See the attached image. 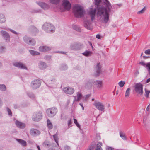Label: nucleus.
Here are the masks:
<instances>
[{
	"label": "nucleus",
	"mask_w": 150,
	"mask_h": 150,
	"mask_svg": "<svg viewBox=\"0 0 150 150\" xmlns=\"http://www.w3.org/2000/svg\"><path fill=\"white\" fill-rule=\"evenodd\" d=\"M95 87L98 90H101L103 87L102 81L100 80H97L94 81Z\"/></svg>",
	"instance_id": "obj_14"
},
{
	"label": "nucleus",
	"mask_w": 150,
	"mask_h": 150,
	"mask_svg": "<svg viewBox=\"0 0 150 150\" xmlns=\"http://www.w3.org/2000/svg\"><path fill=\"white\" fill-rule=\"evenodd\" d=\"M87 150H94V144L91 143Z\"/></svg>",
	"instance_id": "obj_42"
},
{
	"label": "nucleus",
	"mask_w": 150,
	"mask_h": 150,
	"mask_svg": "<svg viewBox=\"0 0 150 150\" xmlns=\"http://www.w3.org/2000/svg\"><path fill=\"white\" fill-rule=\"evenodd\" d=\"M68 68V67L65 64H62L61 67V69L62 70H66Z\"/></svg>",
	"instance_id": "obj_38"
},
{
	"label": "nucleus",
	"mask_w": 150,
	"mask_h": 150,
	"mask_svg": "<svg viewBox=\"0 0 150 150\" xmlns=\"http://www.w3.org/2000/svg\"><path fill=\"white\" fill-rule=\"evenodd\" d=\"M139 64H141L144 67H146V64L143 61H142L139 62Z\"/></svg>",
	"instance_id": "obj_48"
},
{
	"label": "nucleus",
	"mask_w": 150,
	"mask_h": 150,
	"mask_svg": "<svg viewBox=\"0 0 150 150\" xmlns=\"http://www.w3.org/2000/svg\"><path fill=\"white\" fill-rule=\"evenodd\" d=\"M74 123L76 124L77 127L79 128L80 129L81 127L80 125L77 122V121L76 119H74Z\"/></svg>",
	"instance_id": "obj_40"
},
{
	"label": "nucleus",
	"mask_w": 150,
	"mask_h": 150,
	"mask_svg": "<svg viewBox=\"0 0 150 150\" xmlns=\"http://www.w3.org/2000/svg\"><path fill=\"white\" fill-rule=\"evenodd\" d=\"M101 0H95L94 2H95V5L97 6H98L100 4Z\"/></svg>",
	"instance_id": "obj_45"
},
{
	"label": "nucleus",
	"mask_w": 150,
	"mask_h": 150,
	"mask_svg": "<svg viewBox=\"0 0 150 150\" xmlns=\"http://www.w3.org/2000/svg\"><path fill=\"white\" fill-rule=\"evenodd\" d=\"M57 53H60L62 54H66V52L62 51H58L57 52Z\"/></svg>",
	"instance_id": "obj_59"
},
{
	"label": "nucleus",
	"mask_w": 150,
	"mask_h": 150,
	"mask_svg": "<svg viewBox=\"0 0 150 150\" xmlns=\"http://www.w3.org/2000/svg\"><path fill=\"white\" fill-rule=\"evenodd\" d=\"M114 148L112 147L107 146L106 148V150H113Z\"/></svg>",
	"instance_id": "obj_54"
},
{
	"label": "nucleus",
	"mask_w": 150,
	"mask_h": 150,
	"mask_svg": "<svg viewBox=\"0 0 150 150\" xmlns=\"http://www.w3.org/2000/svg\"><path fill=\"white\" fill-rule=\"evenodd\" d=\"M82 46V44L80 43H75L71 44L70 46L71 49L77 50L80 49Z\"/></svg>",
	"instance_id": "obj_11"
},
{
	"label": "nucleus",
	"mask_w": 150,
	"mask_h": 150,
	"mask_svg": "<svg viewBox=\"0 0 150 150\" xmlns=\"http://www.w3.org/2000/svg\"><path fill=\"white\" fill-rule=\"evenodd\" d=\"M144 53L146 55H150V49L146 50L145 51Z\"/></svg>",
	"instance_id": "obj_52"
},
{
	"label": "nucleus",
	"mask_w": 150,
	"mask_h": 150,
	"mask_svg": "<svg viewBox=\"0 0 150 150\" xmlns=\"http://www.w3.org/2000/svg\"><path fill=\"white\" fill-rule=\"evenodd\" d=\"M57 112V108L55 107H52L48 109L47 110V113L48 116L50 117L54 116Z\"/></svg>",
	"instance_id": "obj_6"
},
{
	"label": "nucleus",
	"mask_w": 150,
	"mask_h": 150,
	"mask_svg": "<svg viewBox=\"0 0 150 150\" xmlns=\"http://www.w3.org/2000/svg\"><path fill=\"white\" fill-rule=\"evenodd\" d=\"M42 117V114L40 112L35 113L33 116V120L35 121H38L41 120Z\"/></svg>",
	"instance_id": "obj_12"
},
{
	"label": "nucleus",
	"mask_w": 150,
	"mask_h": 150,
	"mask_svg": "<svg viewBox=\"0 0 150 150\" xmlns=\"http://www.w3.org/2000/svg\"><path fill=\"white\" fill-rule=\"evenodd\" d=\"M102 145V143L101 142H99L96 145L95 150H103L101 146Z\"/></svg>",
	"instance_id": "obj_26"
},
{
	"label": "nucleus",
	"mask_w": 150,
	"mask_h": 150,
	"mask_svg": "<svg viewBox=\"0 0 150 150\" xmlns=\"http://www.w3.org/2000/svg\"><path fill=\"white\" fill-rule=\"evenodd\" d=\"M134 91L138 95H142L143 93V86L140 83H136L134 86Z\"/></svg>",
	"instance_id": "obj_4"
},
{
	"label": "nucleus",
	"mask_w": 150,
	"mask_h": 150,
	"mask_svg": "<svg viewBox=\"0 0 150 150\" xmlns=\"http://www.w3.org/2000/svg\"><path fill=\"white\" fill-rule=\"evenodd\" d=\"M63 90L65 93L70 95L72 94L74 91L73 88L69 87L63 88Z\"/></svg>",
	"instance_id": "obj_13"
},
{
	"label": "nucleus",
	"mask_w": 150,
	"mask_h": 150,
	"mask_svg": "<svg viewBox=\"0 0 150 150\" xmlns=\"http://www.w3.org/2000/svg\"><path fill=\"white\" fill-rule=\"evenodd\" d=\"M23 40L25 42L31 45H34L35 44L36 42L35 40L31 38L25 36L23 37Z\"/></svg>",
	"instance_id": "obj_10"
},
{
	"label": "nucleus",
	"mask_w": 150,
	"mask_h": 150,
	"mask_svg": "<svg viewBox=\"0 0 150 150\" xmlns=\"http://www.w3.org/2000/svg\"><path fill=\"white\" fill-rule=\"evenodd\" d=\"M17 141L23 146H25L27 145L26 142L25 141L19 139H16Z\"/></svg>",
	"instance_id": "obj_25"
},
{
	"label": "nucleus",
	"mask_w": 150,
	"mask_h": 150,
	"mask_svg": "<svg viewBox=\"0 0 150 150\" xmlns=\"http://www.w3.org/2000/svg\"><path fill=\"white\" fill-rule=\"evenodd\" d=\"M0 90L2 91H5L6 90V87L4 85H0Z\"/></svg>",
	"instance_id": "obj_37"
},
{
	"label": "nucleus",
	"mask_w": 150,
	"mask_h": 150,
	"mask_svg": "<svg viewBox=\"0 0 150 150\" xmlns=\"http://www.w3.org/2000/svg\"><path fill=\"white\" fill-rule=\"evenodd\" d=\"M73 12L75 17H81L83 15L85 11L82 6L76 4L73 7Z\"/></svg>",
	"instance_id": "obj_2"
},
{
	"label": "nucleus",
	"mask_w": 150,
	"mask_h": 150,
	"mask_svg": "<svg viewBox=\"0 0 150 150\" xmlns=\"http://www.w3.org/2000/svg\"><path fill=\"white\" fill-rule=\"evenodd\" d=\"M149 82H150V78H149L147 80L146 83H148Z\"/></svg>",
	"instance_id": "obj_63"
},
{
	"label": "nucleus",
	"mask_w": 150,
	"mask_h": 150,
	"mask_svg": "<svg viewBox=\"0 0 150 150\" xmlns=\"http://www.w3.org/2000/svg\"><path fill=\"white\" fill-rule=\"evenodd\" d=\"M125 83V81H120V82H119L118 83V85L120 87H122L124 86Z\"/></svg>",
	"instance_id": "obj_39"
},
{
	"label": "nucleus",
	"mask_w": 150,
	"mask_h": 150,
	"mask_svg": "<svg viewBox=\"0 0 150 150\" xmlns=\"http://www.w3.org/2000/svg\"><path fill=\"white\" fill-rule=\"evenodd\" d=\"M145 7H144L143 8L142 10H141L138 11L137 13V14H141L143 13L144 12V11H145Z\"/></svg>",
	"instance_id": "obj_43"
},
{
	"label": "nucleus",
	"mask_w": 150,
	"mask_h": 150,
	"mask_svg": "<svg viewBox=\"0 0 150 150\" xmlns=\"http://www.w3.org/2000/svg\"><path fill=\"white\" fill-rule=\"evenodd\" d=\"M131 91V89L129 88H128L126 90L125 94V96L126 98L129 97L130 94V92Z\"/></svg>",
	"instance_id": "obj_29"
},
{
	"label": "nucleus",
	"mask_w": 150,
	"mask_h": 150,
	"mask_svg": "<svg viewBox=\"0 0 150 150\" xmlns=\"http://www.w3.org/2000/svg\"><path fill=\"white\" fill-rule=\"evenodd\" d=\"M38 4L44 10L47 9L49 8V6L48 5L44 3L40 2L38 3Z\"/></svg>",
	"instance_id": "obj_20"
},
{
	"label": "nucleus",
	"mask_w": 150,
	"mask_h": 150,
	"mask_svg": "<svg viewBox=\"0 0 150 150\" xmlns=\"http://www.w3.org/2000/svg\"><path fill=\"white\" fill-rule=\"evenodd\" d=\"M149 109H150V104L148 106L146 109V111H149Z\"/></svg>",
	"instance_id": "obj_57"
},
{
	"label": "nucleus",
	"mask_w": 150,
	"mask_h": 150,
	"mask_svg": "<svg viewBox=\"0 0 150 150\" xmlns=\"http://www.w3.org/2000/svg\"><path fill=\"white\" fill-rule=\"evenodd\" d=\"M45 58L46 59H49L51 58V57L49 56H45Z\"/></svg>",
	"instance_id": "obj_60"
},
{
	"label": "nucleus",
	"mask_w": 150,
	"mask_h": 150,
	"mask_svg": "<svg viewBox=\"0 0 150 150\" xmlns=\"http://www.w3.org/2000/svg\"><path fill=\"white\" fill-rule=\"evenodd\" d=\"M10 30L11 32L13 33L16 34V35L17 34V33L15 31L13 30H12V29H10Z\"/></svg>",
	"instance_id": "obj_56"
},
{
	"label": "nucleus",
	"mask_w": 150,
	"mask_h": 150,
	"mask_svg": "<svg viewBox=\"0 0 150 150\" xmlns=\"http://www.w3.org/2000/svg\"><path fill=\"white\" fill-rule=\"evenodd\" d=\"M67 118L66 115L64 113L62 112L61 115L60 119L62 120H66Z\"/></svg>",
	"instance_id": "obj_35"
},
{
	"label": "nucleus",
	"mask_w": 150,
	"mask_h": 150,
	"mask_svg": "<svg viewBox=\"0 0 150 150\" xmlns=\"http://www.w3.org/2000/svg\"><path fill=\"white\" fill-rule=\"evenodd\" d=\"M62 6L64 9L69 10L71 7V4L68 0H63L62 3Z\"/></svg>",
	"instance_id": "obj_9"
},
{
	"label": "nucleus",
	"mask_w": 150,
	"mask_h": 150,
	"mask_svg": "<svg viewBox=\"0 0 150 150\" xmlns=\"http://www.w3.org/2000/svg\"><path fill=\"white\" fill-rule=\"evenodd\" d=\"M96 37L98 39H100L101 38V36L100 35L98 34L96 35Z\"/></svg>",
	"instance_id": "obj_58"
},
{
	"label": "nucleus",
	"mask_w": 150,
	"mask_h": 150,
	"mask_svg": "<svg viewBox=\"0 0 150 150\" xmlns=\"http://www.w3.org/2000/svg\"><path fill=\"white\" fill-rule=\"evenodd\" d=\"M60 0H50V2L52 4H57L59 3Z\"/></svg>",
	"instance_id": "obj_36"
},
{
	"label": "nucleus",
	"mask_w": 150,
	"mask_h": 150,
	"mask_svg": "<svg viewBox=\"0 0 150 150\" xmlns=\"http://www.w3.org/2000/svg\"><path fill=\"white\" fill-rule=\"evenodd\" d=\"M94 106L97 109L102 112L96 117V119H97V117L99 116L102 112H104L105 108L104 105L102 103L97 101H94Z\"/></svg>",
	"instance_id": "obj_5"
},
{
	"label": "nucleus",
	"mask_w": 150,
	"mask_h": 150,
	"mask_svg": "<svg viewBox=\"0 0 150 150\" xmlns=\"http://www.w3.org/2000/svg\"><path fill=\"white\" fill-rule=\"evenodd\" d=\"M50 47L47 46H41L39 47V50L42 52H47L50 50Z\"/></svg>",
	"instance_id": "obj_18"
},
{
	"label": "nucleus",
	"mask_w": 150,
	"mask_h": 150,
	"mask_svg": "<svg viewBox=\"0 0 150 150\" xmlns=\"http://www.w3.org/2000/svg\"><path fill=\"white\" fill-rule=\"evenodd\" d=\"M102 67V64L100 62H98L97 63L95 67V73L94 74V76H95V77H98L99 76L101 73V68Z\"/></svg>",
	"instance_id": "obj_7"
},
{
	"label": "nucleus",
	"mask_w": 150,
	"mask_h": 150,
	"mask_svg": "<svg viewBox=\"0 0 150 150\" xmlns=\"http://www.w3.org/2000/svg\"><path fill=\"white\" fill-rule=\"evenodd\" d=\"M47 127L49 129H51L52 128V124L49 119L47 120Z\"/></svg>",
	"instance_id": "obj_30"
},
{
	"label": "nucleus",
	"mask_w": 150,
	"mask_h": 150,
	"mask_svg": "<svg viewBox=\"0 0 150 150\" xmlns=\"http://www.w3.org/2000/svg\"><path fill=\"white\" fill-rule=\"evenodd\" d=\"M83 55L86 57L91 56L92 54V52L89 50H86L84 52L82 53Z\"/></svg>",
	"instance_id": "obj_24"
},
{
	"label": "nucleus",
	"mask_w": 150,
	"mask_h": 150,
	"mask_svg": "<svg viewBox=\"0 0 150 150\" xmlns=\"http://www.w3.org/2000/svg\"><path fill=\"white\" fill-rule=\"evenodd\" d=\"M15 123L16 126L20 129H23L25 127V124L21 122L18 121H16L15 122Z\"/></svg>",
	"instance_id": "obj_17"
},
{
	"label": "nucleus",
	"mask_w": 150,
	"mask_h": 150,
	"mask_svg": "<svg viewBox=\"0 0 150 150\" xmlns=\"http://www.w3.org/2000/svg\"><path fill=\"white\" fill-rule=\"evenodd\" d=\"M41 84V81L39 79H36L33 80L31 84V86L33 89L38 88Z\"/></svg>",
	"instance_id": "obj_8"
},
{
	"label": "nucleus",
	"mask_w": 150,
	"mask_h": 150,
	"mask_svg": "<svg viewBox=\"0 0 150 150\" xmlns=\"http://www.w3.org/2000/svg\"><path fill=\"white\" fill-rule=\"evenodd\" d=\"M53 136L54 141L57 144L58 146H59V145L58 143L59 140L58 134L56 133L55 134L53 135Z\"/></svg>",
	"instance_id": "obj_28"
},
{
	"label": "nucleus",
	"mask_w": 150,
	"mask_h": 150,
	"mask_svg": "<svg viewBox=\"0 0 150 150\" xmlns=\"http://www.w3.org/2000/svg\"><path fill=\"white\" fill-rule=\"evenodd\" d=\"M42 28L47 33H52L55 30L54 27L52 25L47 23L43 25Z\"/></svg>",
	"instance_id": "obj_3"
},
{
	"label": "nucleus",
	"mask_w": 150,
	"mask_h": 150,
	"mask_svg": "<svg viewBox=\"0 0 150 150\" xmlns=\"http://www.w3.org/2000/svg\"><path fill=\"white\" fill-rule=\"evenodd\" d=\"M28 95L30 98L32 99H33L34 98V94L32 93H28Z\"/></svg>",
	"instance_id": "obj_46"
},
{
	"label": "nucleus",
	"mask_w": 150,
	"mask_h": 150,
	"mask_svg": "<svg viewBox=\"0 0 150 150\" xmlns=\"http://www.w3.org/2000/svg\"><path fill=\"white\" fill-rule=\"evenodd\" d=\"M29 51L30 53L32 55H38L40 54L39 52L34 50H30Z\"/></svg>",
	"instance_id": "obj_31"
},
{
	"label": "nucleus",
	"mask_w": 150,
	"mask_h": 150,
	"mask_svg": "<svg viewBox=\"0 0 150 150\" xmlns=\"http://www.w3.org/2000/svg\"><path fill=\"white\" fill-rule=\"evenodd\" d=\"M39 67L41 69H43L47 67V65L44 62H41L39 64Z\"/></svg>",
	"instance_id": "obj_23"
},
{
	"label": "nucleus",
	"mask_w": 150,
	"mask_h": 150,
	"mask_svg": "<svg viewBox=\"0 0 150 150\" xmlns=\"http://www.w3.org/2000/svg\"><path fill=\"white\" fill-rule=\"evenodd\" d=\"M146 67H147V69L149 72V74L150 75V63H147Z\"/></svg>",
	"instance_id": "obj_44"
},
{
	"label": "nucleus",
	"mask_w": 150,
	"mask_h": 150,
	"mask_svg": "<svg viewBox=\"0 0 150 150\" xmlns=\"http://www.w3.org/2000/svg\"><path fill=\"white\" fill-rule=\"evenodd\" d=\"M7 110L9 115L11 116L12 112L11 110L8 107L7 108Z\"/></svg>",
	"instance_id": "obj_49"
},
{
	"label": "nucleus",
	"mask_w": 150,
	"mask_h": 150,
	"mask_svg": "<svg viewBox=\"0 0 150 150\" xmlns=\"http://www.w3.org/2000/svg\"><path fill=\"white\" fill-rule=\"evenodd\" d=\"M91 23L90 21H85L84 23V26L87 29L91 30L92 28L91 26Z\"/></svg>",
	"instance_id": "obj_22"
},
{
	"label": "nucleus",
	"mask_w": 150,
	"mask_h": 150,
	"mask_svg": "<svg viewBox=\"0 0 150 150\" xmlns=\"http://www.w3.org/2000/svg\"><path fill=\"white\" fill-rule=\"evenodd\" d=\"M6 21L5 16L3 14H0V23H2Z\"/></svg>",
	"instance_id": "obj_27"
},
{
	"label": "nucleus",
	"mask_w": 150,
	"mask_h": 150,
	"mask_svg": "<svg viewBox=\"0 0 150 150\" xmlns=\"http://www.w3.org/2000/svg\"><path fill=\"white\" fill-rule=\"evenodd\" d=\"M96 141H98L100 139V137L99 133H98L97 132H96Z\"/></svg>",
	"instance_id": "obj_33"
},
{
	"label": "nucleus",
	"mask_w": 150,
	"mask_h": 150,
	"mask_svg": "<svg viewBox=\"0 0 150 150\" xmlns=\"http://www.w3.org/2000/svg\"><path fill=\"white\" fill-rule=\"evenodd\" d=\"M5 47L2 46H0V52H2L5 51Z\"/></svg>",
	"instance_id": "obj_51"
},
{
	"label": "nucleus",
	"mask_w": 150,
	"mask_h": 150,
	"mask_svg": "<svg viewBox=\"0 0 150 150\" xmlns=\"http://www.w3.org/2000/svg\"><path fill=\"white\" fill-rule=\"evenodd\" d=\"M72 123V122L71 119H69L68 121V128H69L71 127L70 125Z\"/></svg>",
	"instance_id": "obj_47"
},
{
	"label": "nucleus",
	"mask_w": 150,
	"mask_h": 150,
	"mask_svg": "<svg viewBox=\"0 0 150 150\" xmlns=\"http://www.w3.org/2000/svg\"><path fill=\"white\" fill-rule=\"evenodd\" d=\"M18 106L16 105H14V108L15 109L17 108H18Z\"/></svg>",
	"instance_id": "obj_62"
},
{
	"label": "nucleus",
	"mask_w": 150,
	"mask_h": 150,
	"mask_svg": "<svg viewBox=\"0 0 150 150\" xmlns=\"http://www.w3.org/2000/svg\"><path fill=\"white\" fill-rule=\"evenodd\" d=\"M64 150H70L71 148L69 146L65 145L64 147Z\"/></svg>",
	"instance_id": "obj_50"
},
{
	"label": "nucleus",
	"mask_w": 150,
	"mask_h": 150,
	"mask_svg": "<svg viewBox=\"0 0 150 150\" xmlns=\"http://www.w3.org/2000/svg\"><path fill=\"white\" fill-rule=\"evenodd\" d=\"M31 134L33 136H36L39 135L40 132L38 130L34 129H32L30 131Z\"/></svg>",
	"instance_id": "obj_19"
},
{
	"label": "nucleus",
	"mask_w": 150,
	"mask_h": 150,
	"mask_svg": "<svg viewBox=\"0 0 150 150\" xmlns=\"http://www.w3.org/2000/svg\"><path fill=\"white\" fill-rule=\"evenodd\" d=\"M13 65L19 68L23 69H27L26 67L23 63L20 62H16L13 63Z\"/></svg>",
	"instance_id": "obj_15"
},
{
	"label": "nucleus",
	"mask_w": 150,
	"mask_h": 150,
	"mask_svg": "<svg viewBox=\"0 0 150 150\" xmlns=\"http://www.w3.org/2000/svg\"><path fill=\"white\" fill-rule=\"evenodd\" d=\"M90 96L91 94H88L86 95L85 97V100H87L88 99V98Z\"/></svg>",
	"instance_id": "obj_55"
},
{
	"label": "nucleus",
	"mask_w": 150,
	"mask_h": 150,
	"mask_svg": "<svg viewBox=\"0 0 150 150\" xmlns=\"http://www.w3.org/2000/svg\"><path fill=\"white\" fill-rule=\"evenodd\" d=\"M104 3L105 7L98 8L97 14L100 16H103L104 23H107L109 20V13L111 11L112 6L108 0H105Z\"/></svg>",
	"instance_id": "obj_1"
},
{
	"label": "nucleus",
	"mask_w": 150,
	"mask_h": 150,
	"mask_svg": "<svg viewBox=\"0 0 150 150\" xmlns=\"http://www.w3.org/2000/svg\"><path fill=\"white\" fill-rule=\"evenodd\" d=\"M73 28L75 30L80 31L81 30L79 26L76 25H74L73 26Z\"/></svg>",
	"instance_id": "obj_41"
},
{
	"label": "nucleus",
	"mask_w": 150,
	"mask_h": 150,
	"mask_svg": "<svg viewBox=\"0 0 150 150\" xmlns=\"http://www.w3.org/2000/svg\"><path fill=\"white\" fill-rule=\"evenodd\" d=\"M1 34L6 41H9L10 36L7 32L5 31H1Z\"/></svg>",
	"instance_id": "obj_16"
},
{
	"label": "nucleus",
	"mask_w": 150,
	"mask_h": 150,
	"mask_svg": "<svg viewBox=\"0 0 150 150\" xmlns=\"http://www.w3.org/2000/svg\"><path fill=\"white\" fill-rule=\"evenodd\" d=\"M145 91L146 93L145 96L148 98L149 97V94L150 93V91H147L146 89H145Z\"/></svg>",
	"instance_id": "obj_53"
},
{
	"label": "nucleus",
	"mask_w": 150,
	"mask_h": 150,
	"mask_svg": "<svg viewBox=\"0 0 150 150\" xmlns=\"http://www.w3.org/2000/svg\"><path fill=\"white\" fill-rule=\"evenodd\" d=\"M120 137L123 139V140H126V138L125 135L122 132H120Z\"/></svg>",
	"instance_id": "obj_34"
},
{
	"label": "nucleus",
	"mask_w": 150,
	"mask_h": 150,
	"mask_svg": "<svg viewBox=\"0 0 150 150\" xmlns=\"http://www.w3.org/2000/svg\"><path fill=\"white\" fill-rule=\"evenodd\" d=\"M88 13L90 16L91 20L93 21L94 19V9L93 6H91Z\"/></svg>",
	"instance_id": "obj_21"
},
{
	"label": "nucleus",
	"mask_w": 150,
	"mask_h": 150,
	"mask_svg": "<svg viewBox=\"0 0 150 150\" xmlns=\"http://www.w3.org/2000/svg\"><path fill=\"white\" fill-rule=\"evenodd\" d=\"M88 43L89 45L93 49V46L92 45V44L90 42H88Z\"/></svg>",
	"instance_id": "obj_61"
},
{
	"label": "nucleus",
	"mask_w": 150,
	"mask_h": 150,
	"mask_svg": "<svg viewBox=\"0 0 150 150\" xmlns=\"http://www.w3.org/2000/svg\"><path fill=\"white\" fill-rule=\"evenodd\" d=\"M82 96L81 93L80 92H78L77 94V99L76 100L77 101H79L82 97Z\"/></svg>",
	"instance_id": "obj_32"
},
{
	"label": "nucleus",
	"mask_w": 150,
	"mask_h": 150,
	"mask_svg": "<svg viewBox=\"0 0 150 150\" xmlns=\"http://www.w3.org/2000/svg\"><path fill=\"white\" fill-rule=\"evenodd\" d=\"M37 147L38 149V150H41L40 149L39 145H37Z\"/></svg>",
	"instance_id": "obj_64"
}]
</instances>
